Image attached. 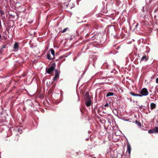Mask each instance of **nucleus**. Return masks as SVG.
I'll use <instances>...</instances> for the list:
<instances>
[{"label": "nucleus", "mask_w": 158, "mask_h": 158, "mask_svg": "<svg viewBox=\"0 0 158 158\" xmlns=\"http://www.w3.org/2000/svg\"><path fill=\"white\" fill-rule=\"evenodd\" d=\"M19 47V44L17 42L15 43L14 45L13 48L15 50V51H17L18 50Z\"/></svg>", "instance_id": "obj_6"}, {"label": "nucleus", "mask_w": 158, "mask_h": 158, "mask_svg": "<svg viewBox=\"0 0 158 158\" xmlns=\"http://www.w3.org/2000/svg\"><path fill=\"white\" fill-rule=\"evenodd\" d=\"M127 152H128L129 154L131 153V147L129 143H127Z\"/></svg>", "instance_id": "obj_9"}, {"label": "nucleus", "mask_w": 158, "mask_h": 158, "mask_svg": "<svg viewBox=\"0 0 158 158\" xmlns=\"http://www.w3.org/2000/svg\"><path fill=\"white\" fill-rule=\"evenodd\" d=\"M109 106V104L107 103H106L105 105H104V106L105 107H107V106Z\"/></svg>", "instance_id": "obj_20"}, {"label": "nucleus", "mask_w": 158, "mask_h": 158, "mask_svg": "<svg viewBox=\"0 0 158 158\" xmlns=\"http://www.w3.org/2000/svg\"><path fill=\"white\" fill-rule=\"evenodd\" d=\"M156 83L158 84V77L156 78Z\"/></svg>", "instance_id": "obj_22"}, {"label": "nucleus", "mask_w": 158, "mask_h": 158, "mask_svg": "<svg viewBox=\"0 0 158 158\" xmlns=\"http://www.w3.org/2000/svg\"><path fill=\"white\" fill-rule=\"evenodd\" d=\"M11 20V21H12L13 22V23H14V21H13V20Z\"/></svg>", "instance_id": "obj_32"}, {"label": "nucleus", "mask_w": 158, "mask_h": 158, "mask_svg": "<svg viewBox=\"0 0 158 158\" xmlns=\"http://www.w3.org/2000/svg\"><path fill=\"white\" fill-rule=\"evenodd\" d=\"M55 76L53 77V79L54 81H56L59 78L60 72L57 69H56L55 70Z\"/></svg>", "instance_id": "obj_4"}, {"label": "nucleus", "mask_w": 158, "mask_h": 158, "mask_svg": "<svg viewBox=\"0 0 158 158\" xmlns=\"http://www.w3.org/2000/svg\"><path fill=\"white\" fill-rule=\"evenodd\" d=\"M52 54L53 55V57L55 55V51L53 48H51L50 50Z\"/></svg>", "instance_id": "obj_14"}, {"label": "nucleus", "mask_w": 158, "mask_h": 158, "mask_svg": "<svg viewBox=\"0 0 158 158\" xmlns=\"http://www.w3.org/2000/svg\"><path fill=\"white\" fill-rule=\"evenodd\" d=\"M25 109H26L25 108H23V110H25Z\"/></svg>", "instance_id": "obj_31"}, {"label": "nucleus", "mask_w": 158, "mask_h": 158, "mask_svg": "<svg viewBox=\"0 0 158 158\" xmlns=\"http://www.w3.org/2000/svg\"><path fill=\"white\" fill-rule=\"evenodd\" d=\"M10 16L12 17L13 18H14L15 17V16H14V15H13L12 14L10 15Z\"/></svg>", "instance_id": "obj_23"}, {"label": "nucleus", "mask_w": 158, "mask_h": 158, "mask_svg": "<svg viewBox=\"0 0 158 158\" xmlns=\"http://www.w3.org/2000/svg\"><path fill=\"white\" fill-rule=\"evenodd\" d=\"M154 132L158 133V127H155L153 129L150 130L148 131V133L150 134Z\"/></svg>", "instance_id": "obj_5"}, {"label": "nucleus", "mask_w": 158, "mask_h": 158, "mask_svg": "<svg viewBox=\"0 0 158 158\" xmlns=\"http://www.w3.org/2000/svg\"><path fill=\"white\" fill-rule=\"evenodd\" d=\"M68 27L65 28L62 31H61L62 33H64L66 31L68 30Z\"/></svg>", "instance_id": "obj_16"}, {"label": "nucleus", "mask_w": 158, "mask_h": 158, "mask_svg": "<svg viewBox=\"0 0 158 158\" xmlns=\"http://www.w3.org/2000/svg\"><path fill=\"white\" fill-rule=\"evenodd\" d=\"M91 156L92 157V158H96V157H95V156L93 157L92 155Z\"/></svg>", "instance_id": "obj_28"}, {"label": "nucleus", "mask_w": 158, "mask_h": 158, "mask_svg": "<svg viewBox=\"0 0 158 158\" xmlns=\"http://www.w3.org/2000/svg\"><path fill=\"white\" fill-rule=\"evenodd\" d=\"M156 105L153 103H152L150 104L151 109L152 110L153 109L155 108L156 107Z\"/></svg>", "instance_id": "obj_11"}, {"label": "nucleus", "mask_w": 158, "mask_h": 158, "mask_svg": "<svg viewBox=\"0 0 158 158\" xmlns=\"http://www.w3.org/2000/svg\"><path fill=\"white\" fill-rule=\"evenodd\" d=\"M85 102V104L87 107L90 106L92 104L91 100V98L90 95H87L86 96Z\"/></svg>", "instance_id": "obj_2"}, {"label": "nucleus", "mask_w": 158, "mask_h": 158, "mask_svg": "<svg viewBox=\"0 0 158 158\" xmlns=\"http://www.w3.org/2000/svg\"><path fill=\"white\" fill-rule=\"evenodd\" d=\"M135 123H136V124L138 126H139L140 127H141V123L139 122L137 120H136L135 121Z\"/></svg>", "instance_id": "obj_17"}, {"label": "nucleus", "mask_w": 158, "mask_h": 158, "mask_svg": "<svg viewBox=\"0 0 158 158\" xmlns=\"http://www.w3.org/2000/svg\"><path fill=\"white\" fill-rule=\"evenodd\" d=\"M86 95L87 96V95H89V94L88 93H86Z\"/></svg>", "instance_id": "obj_27"}, {"label": "nucleus", "mask_w": 158, "mask_h": 158, "mask_svg": "<svg viewBox=\"0 0 158 158\" xmlns=\"http://www.w3.org/2000/svg\"><path fill=\"white\" fill-rule=\"evenodd\" d=\"M114 94V93L113 92H110L106 94V97H109L110 96H112Z\"/></svg>", "instance_id": "obj_13"}, {"label": "nucleus", "mask_w": 158, "mask_h": 158, "mask_svg": "<svg viewBox=\"0 0 158 158\" xmlns=\"http://www.w3.org/2000/svg\"><path fill=\"white\" fill-rule=\"evenodd\" d=\"M0 13L2 15H3L4 14V12L2 10H0Z\"/></svg>", "instance_id": "obj_18"}, {"label": "nucleus", "mask_w": 158, "mask_h": 158, "mask_svg": "<svg viewBox=\"0 0 158 158\" xmlns=\"http://www.w3.org/2000/svg\"><path fill=\"white\" fill-rule=\"evenodd\" d=\"M56 67V64L55 63L52 64L51 67L50 68H47L46 69V72L48 74H52L53 73L54 71H55Z\"/></svg>", "instance_id": "obj_1"}, {"label": "nucleus", "mask_w": 158, "mask_h": 158, "mask_svg": "<svg viewBox=\"0 0 158 158\" xmlns=\"http://www.w3.org/2000/svg\"><path fill=\"white\" fill-rule=\"evenodd\" d=\"M130 94L134 96H138V97H141V95H140V94H135L133 92H130Z\"/></svg>", "instance_id": "obj_12"}, {"label": "nucleus", "mask_w": 158, "mask_h": 158, "mask_svg": "<svg viewBox=\"0 0 158 158\" xmlns=\"http://www.w3.org/2000/svg\"><path fill=\"white\" fill-rule=\"evenodd\" d=\"M6 31L8 32V33L9 32V28H6Z\"/></svg>", "instance_id": "obj_21"}, {"label": "nucleus", "mask_w": 158, "mask_h": 158, "mask_svg": "<svg viewBox=\"0 0 158 158\" xmlns=\"http://www.w3.org/2000/svg\"><path fill=\"white\" fill-rule=\"evenodd\" d=\"M140 94L141 95V97L143 96H146L148 95L149 94V92L147 89L146 88H143L140 92Z\"/></svg>", "instance_id": "obj_3"}, {"label": "nucleus", "mask_w": 158, "mask_h": 158, "mask_svg": "<svg viewBox=\"0 0 158 158\" xmlns=\"http://www.w3.org/2000/svg\"><path fill=\"white\" fill-rule=\"evenodd\" d=\"M47 58L49 60H52L54 59V56H53V58L51 57L50 53L48 52L47 53Z\"/></svg>", "instance_id": "obj_10"}, {"label": "nucleus", "mask_w": 158, "mask_h": 158, "mask_svg": "<svg viewBox=\"0 0 158 158\" xmlns=\"http://www.w3.org/2000/svg\"><path fill=\"white\" fill-rule=\"evenodd\" d=\"M148 56L145 55L141 58L140 62L143 61L145 62L148 60Z\"/></svg>", "instance_id": "obj_7"}, {"label": "nucleus", "mask_w": 158, "mask_h": 158, "mask_svg": "<svg viewBox=\"0 0 158 158\" xmlns=\"http://www.w3.org/2000/svg\"><path fill=\"white\" fill-rule=\"evenodd\" d=\"M82 109H81V112H82Z\"/></svg>", "instance_id": "obj_33"}, {"label": "nucleus", "mask_w": 158, "mask_h": 158, "mask_svg": "<svg viewBox=\"0 0 158 158\" xmlns=\"http://www.w3.org/2000/svg\"><path fill=\"white\" fill-rule=\"evenodd\" d=\"M114 111H117V110L116 109H115V110H114Z\"/></svg>", "instance_id": "obj_34"}, {"label": "nucleus", "mask_w": 158, "mask_h": 158, "mask_svg": "<svg viewBox=\"0 0 158 158\" xmlns=\"http://www.w3.org/2000/svg\"><path fill=\"white\" fill-rule=\"evenodd\" d=\"M13 24L12 26H11V23H10V25H9V27H12L13 26Z\"/></svg>", "instance_id": "obj_26"}, {"label": "nucleus", "mask_w": 158, "mask_h": 158, "mask_svg": "<svg viewBox=\"0 0 158 158\" xmlns=\"http://www.w3.org/2000/svg\"><path fill=\"white\" fill-rule=\"evenodd\" d=\"M19 130H20V129H18V131H19Z\"/></svg>", "instance_id": "obj_37"}, {"label": "nucleus", "mask_w": 158, "mask_h": 158, "mask_svg": "<svg viewBox=\"0 0 158 158\" xmlns=\"http://www.w3.org/2000/svg\"><path fill=\"white\" fill-rule=\"evenodd\" d=\"M55 86H52V87H51L49 90V92H52L54 89Z\"/></svg>", "instance_id": "obj_15"}, {"label": "nucleus", "mask_w": 158, "mask_h": 158, "mask_svg": "<svg viewBox=\"0 0 158 158\" xmlns=\"http://www.w3.org/2000/svg\"><path fill=\"white\" fill-rule=\"evenodd\" d=\"M28 101H30V102H31V101L30 100H27L26 101V102H27Z\"/></svg>", "instance_id": "obj_29"}, {"label": "nucleus", "mask_w": 158, "mask_h": 158, "mask_svg": "<svg viewBox=\"0 0 158 158\" xmlns=\"http://www.w3.org/2000/svg\"><path fill=\"white\" fill-rule=\"evenodd\" d=\"M13 24L12 26H11V23H10V25H9V27H12L13 26Z\"/></svg>", "instance_id": "obj_25"}, {"label": "nucleus", "mask_w": 158, "mask_h": 158, "mask_svg": "<svg viewBox=\"0 0 158 158\" xmlns=\"http://www.w3.org/2000/svg\"><path fill=\"white\" fill-rule=\"evenodd\" d=\"M138 23H137V24L136 25V26H135V27H138Z\"/></svg>", "instance_id": "obj_30"}, {"label": "nucleus", "mask_w": 158, "mask_h": 158, "mask_svg": "<svg viewBox=\"0 0 158 158\" xmlns=\"http://www.w3.org/2000/svg\"><path fill=\"white\" fill-rule=\"evenodd\" d=\"M22 130H21V132H20V133L21 132H22Z\"/></svg>", "instance_id": "obj_36"}, {"label": "nucleus", "mask_w": 158, "mask_h": 158, "mask_svg": "<svg viewBox=\"0 0 158 158\" xmlns=\"http://www.w3.org/2000/svg\"><path fill=\"white\" fill-rule=\"evenodd\" d=\"M2 29V25L1 24V20H0V29Z\"/></svg>", "instance_id": "obj_19"}, {"label": "nucleus", "mask_w": 158, "mask_h": 158, "mask_svg": "<svg viewBox=\"0 0 158 158\" xmlns=\"http://www.w3.org/2000/svg\"><path fill=\"white\" fill-rule=\"evenodd\" d=\"M28 22V23H32V21L31 20V21H29Z\"/></svg>", "instance_id": "obj_24"}, {"label": "nucleus", "mask_w": 158, "mask_h": 158, "mask_svg": "<svg viewBox=\"0 0 158 158\" xmlns=\"http://www.w3.org/2000/svg\"><path fill=\"white\" fill-rule=\"evenodd\" d=\"M6 45H2L0 47V54L2 53L4 51V48H6Z\"/></svg>", "instance_id": "obj_8"}, {"label": "nucleus", "mask_w": 158, "mask_h": 158, "mask_svg": "<svg viewBox=\"0 0 158 158\" xmlns=\"http://www.w3.org/2000/svg\"><path fill=\"white\" fill-rule=\"evenodd\" d=\"M89 26V24H87V25L86 26Z\"/></svg>", "instance_id": "obj_35"}]
</instances>
